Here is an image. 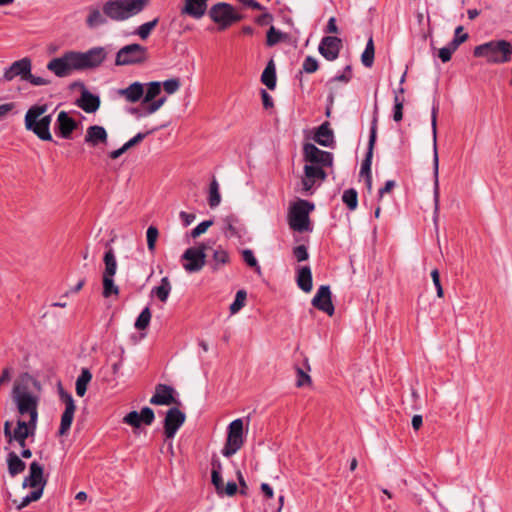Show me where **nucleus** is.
<instances>
[{
	"instance_id": "nucleus-1",
	"label": "nucleus",
	"mask_w": 512,
	"mask_h": 512,
	"mask_svg": "<svg viewBox=\"0 0 512 512\" xmlns=\"http://www.w3.org/2000/svg\"><path fill=\"white\" fill-rule=\"evenodd\" d=\"M32 380V376L28 373H22L15 380L12 390V398L17 405L18 412L21 415L29 414L30 420L17 421V427L13 430L8 442L26 441L29 435H32V393L28 391V383Z\"/></svg>"
},
{
	"instance_id": "nucleus-2",
	"label": "nucleus",
	"mask_w": 512,
	"mask_h": 512,
	"mask_svg": "<svg viewBox=\"0 0 512 512\" xmlns=\"http://www.w3.org/2000/svg\"><path fill=\"white\" fill-rule=\"evenodd\" d=\"M473 55L484 59L488 64H505L512 60V43L505 39L490 40L475 46Z\"/></svg>"
},
{
	"instance_id": "nucleus-3",
	"label": "nucleus",
	"mask_w": 512,
	"mask_h": 512,
	"mask_svg": "<svg viewBox=\"0 0 512 512\" xmlns=\"http://www.w3.org/2000/svg\"><path fill=\"white\" fill-rule=\"evenodd\" d=\"M149 2V0H110L104 4L103 12L111 20L124 21L143 11Z\"/></svg>"
},
{
	"instance_id": "nucleus-4",
	"label": "nucleus",
	"mask_w": 512,
	"mask_h": 512,
	"mask_svg": "<svg viewBox=\"0 0 512 512\" xmlns=\"http://www.w3.org/2000/svg\"><path fill=\"white\" fill-rule=\"evenodd\" d=\"M314 205L306 200H298L289 209V225L298 232L311 231L309 214Z\"/></svg>"
},
{
	"instance_id": "nucleus-5",
	"label": "nucleus",
	"mask_w": 512,
	"mask_h": 512,
	"mask_svg": "<svg viewBox=\"0 0 512 512\" xmlns=\"http://www.w3.org/2000/svg\"><path fill=\"white\" fill-rule=\"evenodd\" d=\"M47 69L61 78L80 71L75 51H67L61 56L53 58L48 62Z\"/></svg>"
},
{
	"instance_id": "nucleus-6",
	"label": "nucleus",
	"mask_w": 512,
	"mask_h": 512,
	"mask_svg": "<svg viewBox=\"0 0 512 512\" xmlns=\"http://www.w3.org/2000/svg\"><path fill=\"white\" fill-rule=\"evenodd\" d=\"M244 444V423L243 420L238 418L233 420L227 431V440L222 454L225 457L234 455Z\"/></svg>"
},
{
	"instance_id": "nucleus-7",
	"label": "nucleus",
	"mask_w": 512,
	"mask_h": 512,
	"mask_svg": "<svg viewBox=\"0 0 512 512\" xmlns=\"http://www.w3.org/2000/svg\"><path fill=\"white\" fill-rule=\"evenodd\" d=\"M206 249L207 246L204 243H199L197 246L186 249L181 256L183 269L188 273L202 270L206 264Z\"/></svg>"
},
{
	"instance_id": "nucleus-8",
	"label": "nucleus",
	"mask_w": 512,
	"mask_h": 512,
	"mask_svg": "<svg viewBox=\"0 0 512 512\" xmlns=\"http://www.w3.org/2000/svg\"><path fill=\"white\" fill-rule=\"evenodd\" d=\"M209 16L221 29H226L241 19L236 9L224 2L213 5L209 10Z\"/></svg>"
},
{
	"instance_id": "nucleus-9",
	"label": "nucleus",
	"mask_w": 512,
	"mask_h": 512,
	"mask_svg": "<svg viewBox=\"0 0 512 512\" xmlns=\"http://www.w3.org/2000/svg\"><path fill=\"white\" fill-rule=\"evenodd\" d=\"M161 91L162 84L159 81H152L144 86L142 105L146 114H153L157 112L166 103V97L157 98Z\"/></svg>"
},
{
	"instance_id": "nucleus-10",
	"label": "nucleus",
	"mask_w": 512,
	"mask_h": 512,
	"mask_svg": "<svg viewBox=\"0 0 512 512\" xmlns=\"http://www.w3.org/2000/svg\"><path fill=\"white\" fill-rule=\"evenodd\" d=\"M147 59V50L140 44H130L122 47L116 55L115 63L119 66L143 63Z\"/></svg>"
},
{
	"instance_id": "nucleus-11",
	"label": "nucleus",
	"mask_w": 512,
	"mask_h": 512,
	"mask_svg": "<svg viewBox=\"0 0 512 512\" xmlns=\"http://www.w3.org/2000/svg\"><path fill=\"white\" fill-rule=\"evenodd\" d=\"M437 115L438 108L433 107L431 112V127H432V139H433V176H434V204L435 211L439 208V156L437 151Z\"/></svg>"
},
{
	"instance_id": "nucleus-12",
	"label": "nucleus",
	"mask_w": 512,
	"mask_h": 512,
	"mask_svg": "<svg viewBox=\"0 0 512 512\" xmlns=\"http://www.w3.org/2000/svg\"><path fill=\"white\" fill-rule=\"evenodd\" d=\"M80 71L100 66L107 57L104 47H93L85 52L75 51Z\"/></svg>"
},
{
	"instance_id": "nucleus-13",
	"label": "nucleus",
	"mask_w": 512,
	"mask_h": 512,
	"mask_svg": "<svg viewBox=\"0 0 512 512\" xmlns=\"http://www.w3.org/2000/svg\"><path fill=\"white\" fill-rule=\"evenodd\" d=\"M303 155L306 164H312L320 167H330L333 163V157L330 152L320 150L311 143L304 145Z\"/></svg>"
},
{
	"instance_id": "nucleus-14",
	"label": "nucleus",
	"mask_w": 512,
	"mask_h": 512,
	"mask_svg": "<svg viewBox=\"0 0 512 512\" xmlns=\"http://www.w3.org/2000/svg\"><path fill=\"white\" fill-rule=\"evenodd\" d=\"M32 63L29 57H24L20 60L13 62L8 68L5 69L3 79L11 81L19 76L22 80L30 81L32 83Z\"/></svg>"
},
{
	"instance_id": "nucleus-15",
	"label": "nucleus",
	"mask_w": 512,
	"mask_h": 512,
	"mask_svg": "<svg viewBox=\"0 0 512 512\" xmlns=\"http://www.w3.org/2000/svg\"><path fill=\"white\" fill-rule=\"evenodd\" d=\"M377 112L375 111L372 123H371V129H370V137H369V144H368V151L365 160L362 163L361 166V174L366 175V184L369 190L372 188V179H371V163H372V156H373V149L376 142L377 137Z\"/></svg>"
},
{
	"instance_id": "nucleus-16",
	"label": "nucleus",
	"mask_w": 512,
	"mask_h": 512,
	"mask_svg": "<svg viewBox=\"0 0 512 512\" xmlns=\"http://www.w3.org/2000/svg\"><path fill=\"white\" fill-rule=\"evenodd\" d=\"M326 178L324 167L305 164L304 176L302 178V189L304 192H310L315 185H319Z\"/></svg>"
},
{
	"instance_id": "nucleus-17",
	"label": "nucleus",
	"mask_w": 512,
	"mask_h": 512,
	"mask_svg": "<svg viewBox=\"0 0 512 512\" xmlns=\"http://www.w3.org/2000/svg\"><path fill=\"white\" fill-rule=\"evenodd\" d=\"M78 85L81 89V93L75 100V105L88 114L96 113L100 108V97L91 93L84 84L79 83Z\"/></svg>"
},
{
	"instance_id": "nucleus-18",
	"label": "nucleus",
	"mask_w": 512,
	"mask_h": 512,
	"mask_svg": "<svg viewBox=\"0 0 512 512\" xmlns=\"http://www.w3.org/2000/svg\"><path fill=\"white\" fill-rule=\"evenodd\" d=\"M84 142L92 148L104 146L108 142V133L103 126L91 125L86 129Z\"/></svg>"
},
{
	"instance_id": "nucleus-19",
	"label": "nucleus",
	"mask_w": 512,
	"mask_h": 512,
	"mask_svg": "<svg viewBox=\"0 0 512 512\" xmlns=\"http://www.w3.org/2000/svg\"><path fill=\"white\" fill-rule=\"evenodd\" d=\"M62 399L65 403V410L61 416V422L59 427V435H66L71 427L74 419L76 406L74 400L70 394H62Z\"/></svg>"
},
{
	"instance_id": "nucleus-20",
	"label": "nucleus",
	"mask_w": 512,
	"mask_h": 512,
	"mask_svg": "<svg viewBox=\"0 0 512 512\" xmlns=\"http://www.w3.org/2000/svg\"><path fill=\"white\" fill-rule=\"evenodd\" d=\"M312 305L317 309L327 313L329 316L334 314V306L331 300V291L329 286H321L312 299Z\"/></svg>"
},
{
	"instance_id": "nucleus-21",
	"label": "nucleus",
	"mask_w": 512,
	"mask_h": 512,
	"mask_svg": "<svg viewBox=\"0 0 512 512\" xmlns=\"http://www.w3.org/2000/svg\"><path fill=\"white\" fill-rule=\"evenodd\" d=\"M154 412L149 407H144L141 412L131 411L124 418L123 422L134 427L139 428L142 423L151 425L154 421Z\"/></svg>"
},
{
	"instance_id": "nucleus-22",
	"label": "nucleus",
	"mask_w": 512,
	"mask_h": 512,
	"mask_svg": "<svg viewBox=\"0 0 512 512\" xmlns=\"http://www.w3.org/2000/svg\"><path fill=\"white\" fill-rule=\"evenodd\" d=\"M185 421V414L178 408L168 410L165 418V434L168 438H173L177 430Z\"/></svg>"
},
{
	"instance_id": "nucleus-23",
	"label": "nucleus",
	"mask_w": 512,
	"mask_h": 512,
	"mask_svg": "<svg viewBox=\"0 0 512 512\" xmlns=\"http://www.w3.org/2000/svg\"><path fill=\"white\" fill-rule=\"evenodd\" d=\"M341 40L337 37L327 36L319 44V53L328 61L335 60L340 52Z\"/></svg>"
},
{
	"instance_id": "nucleus-24",
	"label": "nucleus",
	"mask_w": 512,
	"mask_h": 512,
	"mask_svg": "<svg viewBox=\"0 0 512 512\" xmlns=\"http://www.w3.org/2000/svg\"><path fill=\"white\" fill-rule=\"evenodd\" d=\"M77 122L65 111L59 112L56 121V129L62 138L69 139L77 128Z\"/></svg>"
},
{
	"instance_id": "nucleus-25",
	"label": "nucleus",
	"mask_w": 512,
	"mask_h": 512,
	"mask_svg": "<svg viewBox=\"0 0 512 512\" xmlns=\"http://www.w3.org/2000/svg\"><path fill=\"white\" fill-rule=\"evenodd\" d=\"M208 0H184L181 14L189 15L195 19L202 18L207 10Z\"/></svg>"
},
{
	"instance_id": "nucleus-26",
	"label": "nucleus",
	"mask_w": 512,
	"mask_h": 512,
	"mask_svg": "<svg viewBox=\"0 0 512 512\" xmlns=\"http://www.w3.org/2000/svg\"><path fill=\"white\" fill-rule=\"evenodd\" d=\"M174 390L167 386L159 384L155 388V393L150 399V403L154 405H170L175 402L173 396Z\"/></svg>"
},
{
	"instance_id": "nucleus-27",
	"label": "nucleus",
	"mask_w": 512,
	"mask_h": 512,
	"mask_svg": "<svg viewBox=\"0 0 512 512\" xmlns=\"http://www.w3.org/2000/svg\"><path fill=\"white\" fill-rule=\"evenodd\" d=\"M48 477L49 474L45 473L43 466L34 463V502L42 497Z\"/></svg>"
},
{
	"instance_id": "nucleus-28",
	"label": "nucleus",
	"mask_w": 512,
	"mask_h": 512,
	"mask_svg": "<svg viewBox=\"0 0 512 512\" xmlns=\"http://www.w3.org/2000/svg\"><path fill=\"white\" fill-rule=\"evenodd\" d=\"M119 95L129 103H136L144 97V85L140 82H133L128 87L119 90Z\"/></svg>"
},
{
	"instance_id": "nucleus-29",
	"label": "nucleus",
	"mask_w": 512,
	"mask_h": 512,
	"mask_svg": "<svg viewBox=\"0 0 512 512\" xmlns=\"http://www.w3.org/2000/svg\"><path fill=\"white\" fill-rule=\"evenodd\" d=\"M296 281H297L298 287L302 291H304L305 293L311 292L313 283H312V273H311L310 267H308V266L300 267L297 270Z\"/></svg>"
},
{
	"instance_id": "nucleus-30",
	"label": "nucleus",
	"mask_w": 512,
	"mask_h": 512,
	"mask_svg": "<svg viewBox=\"0 0 512 512\" xmlns=\"http://www.w3.org/2000/svg\"><path fill=\"white\" fill-rule=\"evenodd\" d=\"M315 141L324 147H330L334 142L333 131L329 127L328 122H324L319 126L315 133Z\"/></svg>"
},
{
	"instance_id": "nucleus-31",
	"label": "nucleus",
	"mask_w": 512,
	"mask_h": 512,
	"mask_svg": "<svg viewBox=\"0 0 512 512\" xmlns=\"http://www.w3.org/2000/svg\"><path fill=\"white\" fill-rule=\"evenodd\" d=\"M51 116H44L40 120H34V133L43 140H51L52 135L49 131Z\"/></svg>"
},
{
	"instance_id": "nucleus-32",
	"label": "nucleus",
	"mask_w": 512,
	"mask_h": 512,
	"mask_svg": "<svg viewBox=\"0 0 512 512\" xmlns=\"http://www.w3.org/2000/svg\"><path fill=\"white\" fill-rule=\"evenodd\" d=\"M171 290L172 286L168 277H163L160 281V284L154 287L151 293L156 295L161 302H166Z\"/></svg>"
},
{
	"instance_id": "nucleus-33",
	"label": "nucleus",
	"mask_w": 512,
	"mask_h": 512,
	"mask_svg": "<svg viewBox=\"0 0 512 512\" xmlns=\"http://www.w3.org/2000/svg\"><path fill=\"white\" fill-rule=\"evenodd\" d=\"M8 470L11 476L21 473L25 469V463L15 452H9L7 457Z\"/></svg>"
},
{
	"instance_id": "nucleus-34",
	"label": "nucleus",
	"mask_w": 512,
	"mask_h": 512,
	"mask_svg": "<svg viewBox=\"0 0 512 512\" xmlns=\"http://www.w3.org/2000/svg\"><path fill=\"white\" fill-rule=\"evenodd\" d=\"M92 379V374L86 368L82 369L81 374L76 380V393L83 397L87 391V386Z\"/></svg>"
},
{
	"instance_id": "nucleus-35",
	"label": "nucleus",
	"mask_w": 512,
	"mask_h": 512,
	"mask_svg": "<svg viewBox=\"0 0 512 512\" xmlns=\"http://www.w3.org/2000/svg\"><path fill=\"white\" fill-rule=\"evenodd\" d=\"M262 83L270 90H273L276 86V73L273 62L271 61L264 69L261 75Z\"/></svg>"
},
{
	"instance_id": "nucleus-36",
	"label": "nucleus",
	"mask_w": 512,
	"mask_h": 512,
	"mask_svg": "<svg viewBox=\"0 0 512 512\" xmlns=\"http://www.w3.org/2000/svg\"><path fill=\"white\" fill-rule=\"evenodd\" d=\"M105 269L103 276H115L117 271V261L112 249H109L104 255Z\"/></svg>"
},
{
	"instance_id": "nucleus-37",
	"label": "nucleus",
	"mask_w": 512,
	"mask_h": 512,
	"mask_svg": "<svg viewBox=\"0 0 512 512\" xmlns=\"http://www.w3.org/2000/svg\"><path fill=\"white\" fill-rule=\"evenodd\" d=\"M106 15L99 9L91 8L87 17V25L90 28H96L106 23Z\"/></svg>"
},
{
	"instance_id": "nucleus-38",
	"label": "nucleus",
	"mask_w": 512,
	"mask_h": 512,
	"mask_svg": "<svg viewBox=\"0 0 512 512\" xmlns=\"http://www.w3.org/2000/svg\"><path fill=\"white\" fill-rule=\"evenodd\" d=\"M229 254L228 252L221 248V247H218L214 253H213V258H212V269L213 270H218L221 266L227 264L229 262Z\"/></svg>"
},
{
	"instance_id": "nucleus-39",
	"label": "nucleus",
	"mask_w": 512,
	"mask_h": 512,
	"mask_svg": "<svg viewBox=\"0 0 512 512\" xmlns=\"http://www.w3.org/2000/svg\"><path fill=\"white\" fill-rule=\"evenodd\" d=\"M212 466H213V468H212V473H211V481H212V484L214 485L216 492L218 494V493H221V489H223V486H224L223 478L221 475L222 467H221L220 462H218V461L213 462Z\"/></svg>"
},
{
	"instance_id": "nucleus-40",
	"label": "nucleus",
	"mask_w": 512,
	"mask_h": 512,
	"mask_svg": "<svg viewBox=\"0 0 512 512\" xmlns=\"http://www.w3.org/2000/svg\"><path fill=\"white\" fill-rule=\"evenodd\" d=\"M114 276H102L103 282V296L109 298L111 296H118L119 288L114 283Z\"/></svg>"
},
{
	"instance_id": "nucleus-41",
	"label": "nucleus",
	"mask_w": 512,
	"mask_h": 512,
	"mask_svg": "<svg viewBox=\"0 0 512 512\" xmlns=\"http://www.w3.org/2000/svg\"><path fill=\"white\" fill-rule=\"evenodd\" d=\"M208 203L211 208H215L221 203L219 183L217 182V180L215 178L212 179L210 186H209Z\"/></svg>"
},
{
	"instance_id": "nucleus-42",
	"label": "nucleus",
	"mask_w": 512,
	"mask_h": 512,
	"mask_svg": "<svg viewBox=\"0 0 512 512\" xmlns=\"http://www.w3.org/2000/svg\"><path fill=\"white\" fill-rule=\"evenodd\" d=\"M374 43L372 37H370L367 41L365 50L363 51L361 55V62L366 67H371L374 62Z\"/></svg>"
},
{
	"instance_id": "nucleus-43",
	"label": "nucleus",
	"mask_w": 512,
	"mask_h": 512,
	"mask_svg": "<svg viewBox=\"0 0 512 512\" xmlns=\"http://www.w3.org/2000/svg\"><path fill=\"white\" fill-rule=\"evenodd\" d=\"M247 293L245 290H239L236 293L235 300L230 305L229 310L232 315L238 313L246 304Z\"/></svg>"
},
{
	"instance_id": "nucleus-44",
	"label": "nucleus",
	"mask_w": 512,
	"mask_h": 512,
	"mask_svg": "<svg viewBox=\"0 0 512 512\" xmlns=\"http://www.w3.org/2000/svg\"><path fill=\"white\" fill-rule=\"evenodd\" d=\"M151 311L149 307H146L142 310L140 315L137 317L135 321V328L138 330H144L148 327L150 321H151Z\"/></svg>"
},
{
	"instance_id": "nucleus-45",
	"label": "nucleus",
	"mask_w": 512,
	"mask_h": 512,
	"mask_svg": "<svg viewBox=\"0 0 512 512\" xmlns=\"http://www.w3.org/2000/svg\"><path fill=\"white\" fill-rule=\"evenodd\" d=\"M158 23V18L153 19L152 21L146 22L140 25L135 34L138 35L141 39H147L151 34L152 30L156 27Z\"/></svg>"
},
{
	"instance_id": "nucleus-46",
	"label": "nucleus",
	"mask_w": 512,
	"mask_h": 512,
	"mask_svg": "<svg viewBox=\"0 0 512 512\" xmlns=\"http://www.w3.org/2000/svg\"><path fill=\"white\" fill-rule=\"evenodd\" d=\"M342 200L350 210H355L357 208V204H358L356 190L348 189V190L344 191V193L342 195Z\"/></svg>"
},
{
	"instance_id": "nucleus-47",
	"label": "nucleus",
	"mask_w": 512,
	"mask_h": 512,
	"mask_svg": "<svg viewBox=\"0 0 512 512\" xmlns=\"http://www.w3.org/2000/svg\"><path fill=\"white\" fill-rule=\"evenodd\" d=\"M223 221L225 224V234L227 237H234L239 234L236 227L238 220L234 216H227Z\"/></svg>"
},
{
	"instance_id": "nucleus-48",
	"label": "nucleus",
	"mask_w": 512,
	"mask_h": 512,
	"mask_svg": "<svg viewBox=\"0 0 512 512\" xmlns=\"http://www.w3.org/2000/svg\"><path fill=\"white\" fill-rule=\"evenodd\" d=\"M242 257L243 260L249 265L250 267L254 268L255 271L258 274H261V267L258 264V261L256 257L254 256V253L250 249H245L242 251Z\"/></svg>"
},
{
	"instance_id": "nucleus-49",
	"label": "nucleus",
	"mask_w": 512,
	"mask_h": 512,
	"mask_svg": "<svg viewBox=\"0 0 512 512\" xmlns=\"http://www.w3.org/2000/svg\"><path fill=\"white\" fill-rule=\"evenodd\" d=\"M162 84V89L169 95L176 93L180 88V81L177 78L165 80Z\"/></svg>"
},
{
	"instance_id": "nucleus-50",
	"label": "nucleus",
	"mask_w": 512,
	"mask_h": 512,
	"mask_svg": "<svg viewBox=\"0 0 512 512\" xmlns=\"http://www.w3.org/2000/svg\"><path fill=\"white\" fill-rule=\"evenodd\" d=\"M455 43H449L447 46L442 47L438 51V57L442 62L450 61L452 54L456 51Z\"/></svg>"
},
{
	"instance_id": "nucleus-51",
	"label": "nucleus",
	"mask_w": 512,
	"mask_h": 512,
	"mask_svg": "<svg viewBox=\"0 0 512 512\" xmlns=\"http://www.w3.org/2000/svg\"><path fill=\"white\" fill-rule=\"evenodd\" d=\"M158 229L154 226H150L146 232L147 246L148 249L153 252L155 250L156 241L158 238Z\"/></svg>"
},
{
	"instance_id": "nucleus-52",
	"label": "nucleus",
	"mask_w": 512,
	"mask_h": 512,
	"mask_svg": "<svg viewBox=\"0 0 512 512\" xmlns=\"http://www.w3.org/2000/svg\"><path fill=\"white\" fill-rule=\"evenodd\" d=\"M403 105L404 99L399 97L398 94L394 95V114L393 119L397 122L401 121L403 118Z\"/></svg>"
},
{
	"instance_id": "nucleus-53",
	"label": "nucleus",
	"mask_w": 512,
	"mask_h": 512,
	"mask_svg": "<svg viewBox=\"0 0 512 512\" xmlns=\"http://www.w3.org/2000/svg\"><path fill=\"white\" fill-rule=\"evenodd\" d=\"M296 373H297V380H296L297 387L309 386L311 384L312 380H311L310 375L307 372H305L303 369L297 368Z\"/></svg>"
},
{
	"instance_id": "nucleus-54",
	"label": "nucleus",
	"mask_w": 512,
	"mask_h": 512,
	"mask_svg": "<svg viewBox=\"0 0 512 512\" xmlns=\"http://www.w3.org/2000/svg\"><path fill=\"white\" fill-rule=\"evenodd\" d=\"M212 224L213 222L211 220H206L199 223L195 228L191 230V237L195 239L204 234L209 229V227L212 226Z\"/></svg>"
},
{
	"instance_id": "nucleus-55",
	"label": "nucleus",
	"mask_w": 512,
	"mask_h": 512,
	"mask_svg": "<svg viewBox=\"0 0 512 512\" xmlns=\"http://www.w3.org/2000/svg\"><path fill=\"white\" fill-rule=\"evenodd\" d=\"M282 36L283 34L280 31L271 26L267 32V45L273 46L277 44L281 40Z\"/></svg>"
},
{
	"instance_id": "nucleus-56",
	"label": "nucleus",
	"mask_w": 512,
	"mask_h": 512,
	"mask_svg": "<svg viewBox=\"0 0 512 512\" xmlns=\"http://www.w3.org/2000/svg\"><path fill=\"white\" fill-rule=\"evenodd\" d=\"M468 34L464 32V28L462 26H458L455 29L454 39L451 43H455V48L457 49L462 43H464L468 39Z\"/></svg>"
},
{
	"instance_id": "nucleus-57",
	"label": "nucleus",
	"mask_w": 512,
	"mask_h": 512,
	"mask_svg": "<svg viewBox=\"0 0 512 512\" xmlns=\"http://www.w3.org/2000/svg\"><path fill=\"white\" fill-rule=\"evenodd\" d=\"M431 278H432L433 284L436 288L437 296L439 298H442L444 296V291H443V287L441 285L440 274H439L438 269H434L431 271Z\"/></svg>"
},
{
	"instance_id": "nucleus-58",
	"label": "nucleus",
	"mask_w": 512,
	"mask_h": 512,
	"mask_svg": "<svg viewBox=\"0 0 512 512\" xmlns=\"http://www.w3.org/2000/svg\"><path fill=\"white\" fill-rule=\"evenodd\" d=\"M302 68L306 73H313L318 69V62L314 57L308 56L305 58Z\"/></svg>"
},
{
	"instance_id": "nucleus-59",
	"label": "nucleus",
	"mask_w": 512,
	"mask_h": 512,
	"mask_svg": "<svg viewBox=\"0 0 512 512\" xmlns=\"http://www.w3.org/2000/svg\"><path fill=\"white\" fill-rule=\"evenodd\" d=\"M293 254L299 262L305 261L309 257L307 248L304 245H299V246L295 247L293 249Z\"/></svg>"
},
{
	"instance_id": "nucleus-60",
	"label": "nucleus",
	"mask_w": 512,
	"mask_h": 512,
	"mask_svg": "<svg viewBox=\"0 0 512 512\" xmlns=\"http://www.w3.org/2000/svg\"><path fill=\"white\" fill-rule=\"evenodd\" d=\"M237 492V485L235 482H228L226 485L223 486V489H221V493H218V495H226V496H234Z\"/></svg>"
},
{
	"instance_id": "nucleus-61",
	"label": "nucleus",
	"mask_w": 512,
	"mask_h": 512,
	"mask_svg": "<svg viewBox=\"0 0 512 512\" xmlns=\"http://www.w3.org/2000/svg\"><path fill=\"white\" fill-rule=\"evenodd\" d=\"M31 502H32V491H30L26 496H24L20 502L17 499L12 500V504L15 505V507L18 510H21L22 508L26 507Z\"/></svg>"
},
{
	"instance_id": "nucleus-62",
	"label": "nucleus",
	"mask_w": 512,
	"mask_h": 512,
	"mask_svg": "<svg viewBox=\"0 0 512 512\" xmlns=\"http://www.w3.org/2000/svg\"><path fill=\"white\" fill-rule=\"evenodd\" d=\"M147 134L148 133H138V134H136L133 138H131L129 141H127L124 144V148L130 149L131 147L137 145L138 143H140L147 136Z\"/></svg>"
},
{
	"instance_id": "nucleus-63",
	"label": "nucleus",
	"mask_w": 512,
	"mask_h": 512,
	"mask_svg": "<svg viewBox=\"0 0 512 512\" xmlns=\"http://www.w3.org/2000/svg\"><path fill=\"white\" fill-rule=\"evenodd\" d=\"M179 217L182 220L184 226H189L195 220L194 214L187 213L185 211H181Z\"/></svg>"
},
{
	"instance_id": "nucleus-64",
	"label": "nucleus",
	"mask_w": 512,
	"mask_h": 512,
	"mask_svg": "<svg viewBox=\"0 0 512 512\" xmlns=\"http://www.w3.org/2000/svg\"><path fill=\"white\" fill-rule=\"evenodd\" d=\"M11 381V372L10 368H4L2 374L0 375V390L2 386L8 384Z\"/></svg>"
}]
</instances>
